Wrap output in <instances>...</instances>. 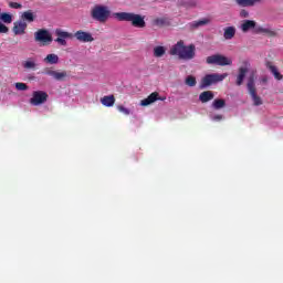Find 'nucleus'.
Here are the masks:
<instances>
[{
  "label": "nucleus",
  "instance_id": "6ab92c4d",
  "mask_svg": "<svg viewBox=\"0 0 283 283\" xmlns=\"http://www.w3.org/2000/svg\"><path fill=\"white\" fill-rule=\"evenodd\" d=\"M256 22L253 20H244L241 24L242 32H249V30L255 31Z\"/></svg>",
  "mask_w": 283,
  "mask_h": 283
},
{
  "label": "nucleus",
  "instance_id": "f704fd0d",
  "mask_svg": "<svg viewBox=\"0 0 283 283\" xmlns=\"http://www.w3.org/2000/svg\"><path fill=\"white\" fill-rule=\"evenodd\" d=\"M211 120H214L216 123H219V120H222V115H210Z\"/></svg>",
  "mask_w": 283,
  "mask_h": 283
},
{
  "label": "nucleus",
  "instance_id": "2f4dec72",
  "mask_svg": "<svg viewBox=\"0 0 283 283\" xmlns=\"http://www.w3.org/2000/svg\"><path fill=\"white\" fill-rule=\"evenodd\" d=\"M9 8H12L13 10H21L23 8V4L19 2H9Z\"/></svg>",
  "mask_w": 283,
  "mask_h": 283
},
{
  "label": "nucleus",
  "instance_id": "a211bd4d",
  "mask_svg": "<svg viewBox=\"0 0 283 283\" xmlns=\"http://www.w3.org/2000/svg\"><path fill=\"white\" fill-rule=\"evenodd\" d=\"M101 103L102 105H104V107H114V103H116V97H114V95H106L101 98Z\"/></svg>",
  "mask_w": 283,
  "mask_h": 283
},
{
  "label": "nucleus",
  "instance_id": "4c0bfd02",
  "mask_svg": "<svg viewBox=\"0 0 283 283\" xmlns=\"http://www.w3.org/2000/svg\"><path fill=\"white\" fill-rule=\"evenodd\" d=\"M260 83L262 85H266V83H269V77H266V76L261 77Z\"/></svg>",
  "mask_w": 283,
  "mask_h": 283
},
{
  "label": "nucleus",
  "instance_id": "72a5a7b5",
  "mask_svg": "<svg viewBox=\"0 0 283 283\" xmlns=\"http://www.w3.org/2000/svg\"><path fill=\"white\" fill-rule=\"evenodd\" d=\"M196 6H198V1L189 0L186 4V8H196Z\"/></svg>",
  "mask_w": 283,
  "mask_h": 283
},
{
  "label": "nucleus",
  "instance_id": "f03ea898",
  "mask_svg": "<svg viewBox=\"0 0 283 283\" xmlns=\"http://www.w3.org/2000/svg\"><path fill=\"white\" fill-rule=\"evenodd\" d=\"M113 19L116 21H126L130 23L133 28H146L147 22H145V15L135 13V12H115L112 14Z\"/></svg>",
  "mask_w": 283,
  "mask_h": 283
},
{
  "label": "nucleus",
  "instance_id": "39448f33",
  "mask_svg": "<svg viewBox=\"0 0 283 283\" xmlns=\"http://www.w3.org/2000/svg\"><path fill=\"white\" fill-rule=\"evenodd\" d=\"M248 92L251 96L252 103L254 107H260V105H264V101L262 97L258 95V90L255 88V75H250L248 80Z\"/></svg>",
  "mask_w": 283,
  "mask_h": 283
},
{
  "label": "nucleus",
  "instance_id": "473e14b6",
  "mask_svg": "<svg viewBox=\"0 0 283 283\" xmlns=\"http://www.w3.org/2000/svg\"><path fill=\"white\" fill-rule=\"evenodd\" d=\"M9 32L10 29L3 22H0V34H8Z\"/></svg>",
  "mask_w": 283,
  "mask_h": 283
},
{
  "label": "nucleus",
  "instance_id": "dca6fc26",
  "mask_svg": "<svg viewBox=\"0 0 283 283\" xmlns=\"http://www.w3.org/2000/svg\"><path fill=\"white\" fill-rule=\"evenodd\" d=\"M264 0H235L237 6L241 8H253V6H258V3H262Z\"/></svg>",
  "mask_w": 283,
  "mask_h": 283
},
{
  "label": "nucleus",
  "instance_id": "e433bc0d",
  "mask_svg": "<svg viewBox=\"0 0 283 283\" xmlns=\"http://www.w3.org/2000/svg\"><path fill=\"white\" fill-rule=\"evenodd\" d=\"M56 73H57V71H52V70H49V71H46V75L48 76H52V78H56Z\"/></svg>",
  "mask_w": 283,
  "mask_h": 283
},
{
  "label": "nucleus",
  "instance_id": "2eb2a0df",
  "mask_svg": "<svg viewBox=\"0 0 283 283\" xmlns=\"http://www.w3.org/2000/svg\"><path fill=\"white\" fill-rule=\"evenodd\" d=\"M254 32L255 34H266L268 36H275L277 34L271 27H260L258 24L254 28Z\"/></svg>",
  "mask_w": 283,
  "mask_h": 283
},
{
  "label": "nucleus",
  "instance_id": "9d476101",
  "mask_svg": "<svg viewBox=\"0 0 283 283\" xmlns=\"http://www.w3.org/2000/svg\"><path fill=\"white\" fill-rule=\"evenodd\" d=\"M73 39H76L78 43H92L94 41V36L91 32L78 30L73 34Z\"/></svg>",
  "mask_w": 283,
  "mask_h": 283
},
{
  "label": "nucleus",
  "instance_id": "ddd939ff",
  "mask_svg": "<svg viewBox=\"0 0 283 283\" xmlns=\"http://www.w3.org/2000/svg\"><path fill=\"white\" fill-rule=\"evenodd\" d=\"M249 72V62H244V66L239 67V74L237 76V85H242L244 78H247V73Z\"/></svg>",
  "mask_w": 283,
  "mask_h": 283
},
{
  "label": "nucleus",
  "instance_id": "4468645a",
  "mask_svg": "<svg viewBox=\"0 0 283 283\" xmlns=\"http://www.w3.org/2000/svg\"><path fill=\"white\" fill-rule=\"evenodd\" d=\"M156 101H165V97H158V93H151L147 98L142 99L140 105L142 107H147L148 105H151L153 103H156Z\"/></svg>",
  "mask_w": 283,
  "mask_h": 283
},
{
  "label": "nucleus",
  "instance_id": "f257e3e1",
  "mask_svg": "<svg viewBox=\"0 0 283 283\" xmlns=\"http://www.w3.org/2000/svg\"><path fill=\"white\" fill-rule=\"evenodd\" d=\"M169 54L178 56L181 61H191L196 59V45H185V41L180 40L170 48Z\"/></svg>",
  "mask_w": 283,
  "mask_h": 283
},
{
  "label": "nucleus",
  "instance_id": "7ed1b4c3",
  "mask_svg": "<svg viewBox=\"0 0 283 283\" xmlns=\"http://www.w3.org/2000/svg\"><path fill=\"white\" fill-rule=\"evenodd\" d=\"M109 17H112V11L107 6L96 4L91 9V18L93 21H97L98 23H106Z\"/></svg>",
  "mask_w": 283,
  "mask_h": 283
},
{
  "label": "nucleus",
  "instance_id": "9b49d317",
  "mask_svg": "<svg viewBox=\"0 0 283 283\" xmlns=\"http://www.w3.org/2000/svg\"><path fill=\"white\" fill-rule=\"evenodd\" d=\"M25 30H28V23L23 20H19L13 23V33L19 36L21 34H25Z\"/></svg>",
  "mask_w": 283,
  "mask_h": 283
},
{
  "label": "nucleus",
  "instance_id": "5701e85b",
  "mask_svg": "<svg viewBox=\"0 0 283 283\" xmlns=\"http://www.w3.org/2000/svg\"><path fill=\"white\" fill-rule=\"evenodd\" d=\"M22 67L24 70H36V60L34 59H28L24 62H22Z\"/></svg>",
  "mask_w": 283,
  "mask_h": 283
},
{
  "label": "nucleus",
  "instance_id": "4be33fe9",
  "mask_svg": "<svg viewBox=\"0 0 283 283\" xmlns=\"http://www.w3.org/2000/svg\"><path fill=\"white\" fill-rule=\"evenodd\" d=\"M21 19L22 21H27L28 23H33L34 19H36V15L34 14V12H32V10H28L22 12Z\"/></svg>",
  "mask_w": 283,
  "mask_h": 283
},
{
  "label": "nucleus",
  "instance_id": "7c9ffc66",
  "mask_svg": "<svg viewBox=\"0 0 283 283\" xmlns=\"http://www.w3.org/2000/svg\"><path fill=\"white\" fill-rule=\"evenodd\" d=\"M15 88L19 92H25V90H28V85L25 83L18 82L15 83Z\"/></svg>",
  "mask_w": 283,
  "mask_h": 283
},
{
  "label": "nucleus",
  "instance_id": "c756f323",
  "mask_svg": "<svg viewBox=\"0 0 283 283\" xmlns=\"http://www.w3.org/2000/svg\"><path fill=\"white\" fill-rule=\"evenodd\" d=\"M118 112H120L122 114H124L125 116H129V114H132V112L129 111V108L119 105L117 106Z\"/></svg>",
  "mask_w": 283,
  "mask_h": 283
},
{
  "label": "nucleus",
  "instance_id": "f8f14e48",
  "mask_svg": "<svg viewBox=\"0 0 283 283\" xmlns=\"http://www.w3.org/2000/svg\"><path fill=\"white\" fill-rule=\"evenodd\" d=\"M211 20L209 18H203L201 20H196L187 24L188 30H198V28H202L205 25H209Z\"/></svg>",
  "mask_w": 283,
  "mask_h": 283
},
{
  "label": "nucleus",
  "instance_id": "1a4fd4ad",
  "mask_svg": "<svg viewBox=\"0 0 283 283\" xmlns=\"http://www.w3.org/2000/svg\"><path fill=\"white\" fill-rule=\"evenodd\" d=\"M48 101V93L43 91H34L32 94V98L30 99L31 105L38 107L39 105H43Z\"/></svg>",
  "mask_w": 283,
  "mask_h": 283
},
{
  "label": "nucleus",
  "instance_id": "bb28decb",
  "mask_svg": "<svg viewBox=\"0 0 283 283\" xmlns=\"http://www.w3.org/2000/svg\"><path fill=\"white\" fill-rule=\"evenodd\" d=\"M227 102H224V99H214L212 102V107L213 109H222L223 107H226Z\"/></svg>",
  "mask_w": 283,
  "mask_h": 283
},
{
  "label": "nucleus",
  "instance_id": "b1692460",
  "mask_svg": "<svg viewBox=\"0 0 283 283\" xmlns=\"http://www.w3.org/2000/svg\"><path fill=\"white\" fill-rule=\"evenodd\" d=\"M223 36L227 41H231L235 36V29L233 27H228L224 29Z\"/></svg>",
  "mask_w": 283,
  "mask_h": 283
},
{
  "label": "nucleus",
  "instance_id": "6e6552de",
  "mask_svg": "<svg viewBox=\"0 0 283 283\" xmlns=\"http://www.w3.org/2000/svg\"><path fill=\"white\" fill-rule=\"evenodd\" d=\"M55 43L59 45H67V39H74V34L67 31H64L63 29H56L55 30Z\"/></svg>",
  "mask_w": 283,
  "mask_h": 283
},
{
  "label": "nucleus",
  "instance_id": "412c9836",
  "mask_svg": "<svg viewBox=\"0 0 283 283\" xmlns=\"http://www.w3.org/2000/svg\"><path fill=\"white\" fill-rule=\"evenodd\" d=\"M44 63L46 65H56L59 63V55L55 53H50L44 57Z\"/></svg>",
  "mask_w": 283,
  "mask_h": 283
},
{
  "label": "nucleus",
  "instance_id": "20e7f679",
  "mask_svg": "<svg viewBox=\"0 0 283 283\" xmlns=\"http://www.w3.org/2000/svg\"><path fill=\"white\" fill-rule=\"evenodd\" d=\"M229 76V73H212L207 74L205 77L201 78L200 90H207L210 85H216V83H222L224 78Z\"/></svg>",
  "mask_w": 283,
  "mask_h": 283
},
{
  "label": "nucleus",
  "instance_id": "423d86ee",
  "mask_svg": "<svg viewBox=\"0 0 283 283\" xmlns=\"http://www.w3.org/2000/svg\"><path fill=\"white\" fill-rule=\"evenodd\" d=\"M206 62L208 63V65H232L233 60H231L230 57H227L222 54H214V55H210L206 59Z\"/></svg>",
  "mask_w": 283,
  "mask_h": 283
},
{
  "label": "nucleus",
  "instance_id": "f3484780",
  "mask_svg": "<svg viewBox=\"0 0 283 283\" xmlns=\"http://www.w3.org/2000/svg\"><path fill=\"white\" fill-rule=\"evenodd\" d=\"M165 54H167V48H165L163 45L154 46L153 56H155V59H163V56H165Z\"/></svg>",
  "mask_w": 283,
  "mask_h": 283
},
{
  "label": "nucleus",
  "instance_id": "c9c22d12",
  "mask_svg": "<svg viewBox=\"0 0 283 283\" xmlns=\"http://www.w3.org/2000/svg\"><path fill=\"white\" fill-rule=\"evenodd\" d=\"M240 17H241V19H247V18H249V11L242 9V10L240 11Z\"/></svg>",
  "mask_w": 283,
  "mask_h": 283
},
{
  "label": "nucleus",
  "instance_id": "58836bf2",
  "mask_svg": "<svg viewBox=\"0 0 283 283\" xmlns=\"http://www.w3.org/2000/svg\"><path fill=\"white\" fill-rule=\"evenodd\" d=\"M157 23H163V20H157Z\"/></svg>",
  "mask_w": 283,
  "mask_h": 283
},
{
  "label": "nucleus",
  "instance_id": "0eeeda50",
  "mask_svg": "<svg viewBox=\"0 0 283 283\" xmlns=\"http://www.w3.org/2000/svg\"><path fill=\"white\" fill-rule=\"evenodd\" d=\"M34 41L42 46L50 45L52 43V34L45 29H40L34 33Z\"/></svg>",
  "mask_w": 283,
  "mask_h": 283
},
{
  "label": "nucleus",
  "instance_id": "c85d7f7f",
  "mask_svg": "<svg viewBox=\"0 0 283 283\" xmlns=\"http://www.w3.org/2000/svg\"><path fill=\"white\" fill-rule=\"evenodd\" d=\"M64 78H67V72L62 71L55 74V81H63Z\"/></svg>",
  "mask_w": 283,
  "mask_h": 283
},
{
  "label": "nucleus",
  "instance_id": "aec40b11",
  "mask_svg": "<svg viewBox=\"0 0 283 283\" xmlns=\"http://www.w3.org/2000/svg\"><path fill=\"white\" fill-rule=\"evenodd\" d=\"M214 94L213 92L211 91H206V92H202L200 95H199V101L201 103H209V101H213L214 98Z\"/></svg>",
  "mask_w": 283,
  "mask_h": 283
},
{
  "label": "nucleus",
  "instance_id": "cd10ccee",
  "mask_svg": "<svg viewBox=\"0 0 283 283\" xmlns=\"http://www.w3.org/2000/svg\"><path fill=\"white\" fill-rule=\"evenodd\" d=\"M186 85H188V87H196L197 81H196V76L193 75H188L186 77L185 81Z\"/></svg>",
  "mask_w": 283,
  "mask_h": 283
},
{
  "label": "nucleus",
  "instance_id": "a878e982",
  "mask_svg": "<svg viewBox=\"0 0 283 283\" xmlns=\"http://www.w3.org/2000/svg\"><path fill=\"white\" fill-rule=\"evenodd\" d=\"M0 21H2V23H7V24L12 23V14H10L8 12L0 13Z\"/></svg>",
  "mask_w": 283,
  "mask_h": 283
},
{
  "label": "nucleus",
  "instance_id": "393cba45",
  "mask_svg": "<svg viewBox=\"0 0 283 283\" xmlns=\"http://www.w3.org/2000/svg\"><path fill=\"white\" fill-rule=\"evenodd\" d=\"M268 67L270 72L273 74L274 78H276V81H282L283 76L282 74H280V71H277V67H275V65L269 63Z\"/></svg>",
  "mask_w": 283,
  "mask_h": 283
}]
</instances>
